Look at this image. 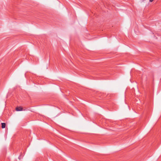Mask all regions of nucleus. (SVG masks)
Returning <instances> with one entry per match:
<instances>
[{
	"instance_id": "f257e3e1",
	"label": "nucleus",
	"mask_w": 161,
	"mask_h": 161,
	"mask_svg": "<svg viewBox=\"0 0 161 161\" xmlns=\"http://www.w3.org/2000/svg\"><path fill=\"white\" fill-rule=\"evenodd\" d=\"M23 109V108L21 107H17L16 108V110L17 111H22Z\"/></svg>"
},
{
	"instance_id": "f03ea898",
	"label": "nucleus",
	"mask_w": 161,
	"mask_h": 161,
	"mask_svg": "<svg viewBox=\"0 0 161 161\" xmlns=\"http://www.w3.org/2000/svg\"><path fill=\"white\" fill-rule=\"evenodd\" d=\"M2 125V128H4L6 126V124L4 123H3L1 124Z\"/></svg>"
},
{
	"instance_id": "7ed1b4c3",
	"label": "nucleus",
	"mask_w": 161,
	"mask_h": 161,
	"mask_svg": "<svg viewBox=\"0 0 161 161\" xmlns=\"http://www.w3.org/2000/svg\"><path fill=\"white\" fill-rule=\"evenodd\" d=\"M154 0H149V2H152Z\"/></svg>"
}]
</instances>
